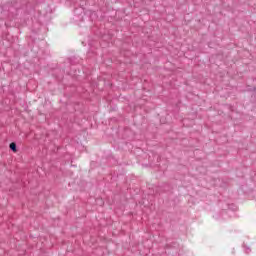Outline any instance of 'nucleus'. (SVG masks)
Here are the masks:
<instances>
[{
    "instance_id": "nucleus-1",
    "label": "nucleus",
    "mask_w": 256,
    "mask_h": 256,
    "mask_svg": "<svg viewBox=\"0 0 256 256\" xmlns=\"http://www.w3.org/2000/svg\"><path fill=\"white\" fill-rule=\"evenodd\" d=\"M10 149L13 153H17V144L15 142L10 143Z\"/></svg>"
}]
</instances>
